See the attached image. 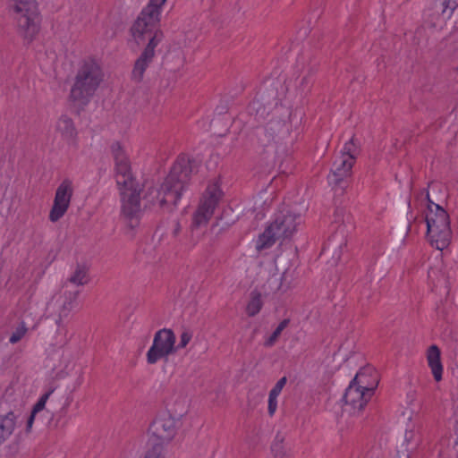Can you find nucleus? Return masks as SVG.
Wrapping results in <instances>:
<instances>
[{
  "label": "nucleus",
  "instance_id": "obj_20",
  "mask_svg": "<svg viewBox=\"0 0 458 458\" xmlns=\"http://www.w3.org/2000/svg\"><path fill=\"white\" fill-rule=\"evenodd\" d=\"M287 382V378L285 377H283L280 378L275 386L271 389L268 396V413L269 415H273L276 410L277 407V401L276 398L280 394L282 389L285 386Z\"/></svg>",
  "mask_w": 458,
  "mask_h": 458
},
{
  "label": "nucleus",
  "instance_id": "obj_40",
  "mask_svg": "<svg viewBox=\"0 0 458 458\" xmlns=\"http://www.w3.org/2000/svg\"><path fill=\"white\" fill-rule=\"evenodd\" d=\"M285 277H286V272H284V273L282 275V276H281V280H282V281H283V280H284V279H285Z\"/></svg>",
  "mask_w": 458,
  "mask_h": 458
},
{
  "label": "nucleus",
  "instance_id": "obj_24",
  "mask_svg": "<svg viewBox=\"0 0 458 458\" xmlns=\"http://www.w3.org/2000/svg\"><path fill=\"white\" fill-rule=\"evenodd\" d=\"M162 36L163 35L160 31H156L155 34L149 38V41L142 53H147L148 55L154 57L155 56V47L161 41Z\"/></svg>",
  "mask_w": 458,
  "mask_h": 458
},
{
  "label": "nucleus",
  "instance_id": "obj_15",
  "mask_svg": "<svg viewBox=\"0 0 458 458\" xmlns=\"http://www.w3.org/2000/svg\"><path fill=\"white\" fill-rule=\"evenodd\" d=\"M355 157L352 156H340L333 164V168L327 179L330 185L339 186L344 179L352 174Z\"/></svg>",
  "mask_w": 458,
  "mask_h": 458
},
{
  "label": "nucleus",
  "instance_id": "obj_2",
  "mask_svg": "<svg viewBox=\"0 0 458 458\" xmlns=\"http://www.w3.org/2000/svg\"><path fill=\"white\" fill-rule=\"evenodd\" d=\"M378 385L376 370L371 367L361 369L351 381L344 394V403L355 411H361L374 394Z\"/></svg>",
  "mask_w": 458,
  "mask_h": 458
},
{
  "label": "nucleus",
  "instance_id": "obj_9",
  "mask_svg": "<svg viewBox=\"0 0 458 458\" xmlns=\"http://www.w3.org/2000/svg\"><path fill=\"white\" fill-rule=\"evenodd\" d=\"M111 154L114 162L118 187L131 190L134 184V178L131 173V161L120 142L116 141L111 145Z\"/></svg>",
  "mask_w": 458,
  "mask_h": 458
},
{
  "label": "nucleus",
  "instance_id": "obj_32",
  "mask_svg": "<svg viewBox=\"0 0 458 458\" xmlns=\"http://www.w3.org/2000/svg\"><path fill=\"white\" fill-rule=\"evenodd\" d=\"M282 331L279 330L277 327L275 329V331L272 333V335L267 339L265 342V346L271 347L273 346L276 342L277 341L278 337L280 336Z\"/></svg>",
  "mask_w": 458,
  "mask_h": 458
},
{
  "label": "nucleus",
  "instance_id": "obj_21",
  "mask_svg": "<svg viewBox=\"0 0 458 458\" xmlns=\"http://www.w3.org/2000/svg\"><path fill=\"white\" fill-rule=\"evenodd\" d=\"M89 280V268L81 264H77L73 274L68 279L70 283L75 285H85Z\"/></svg>",
  "mask_w": 458,
  "mask_h": 458
},
{
  "label": "nucleus",
  "instance_id": "obj_38",
  "mask_svg": "<svg viewBox=\"0 0 458 458\" xmlns=\"http://www.w3.org/2000/svg\"><path fill=\"white\" fill-rule=\"evenodd\" d=\"M454 448L456 452V458H458V441L455 442Z\"/></svg>",
  "mask_w": 458,
  "mask_h": 458
},
{
  "label": "nucleus",
  "instance_id": "obj_11",
  "mask_svg": "<svg viewBox=\"0 0 458 458\" xmlns=\"http://www.w3.org/2000/svg\"><path fill=\"white\" fill-rule=\"evenodd\" d=\"M166 0H150L148 4L141 11L135 21L132 31L133 35L143 36L150 32L159 21L160 8Z\"/></svg>",
  "mask_w": 458,
  "mask_h": 458
},
{
  "label": "nucleus",
  "instance_id": "obj_27",
  "mask_svg": "<svg viewBox=\"0 0 458 458\" xmlns=\"http://www.w3.org/2000/svg\"><path fill=\"white\" fill-rule=\"evenodd\" d=\"M27 327L24 323L21 327H17L16 330L10 336L9 342L13 344L18 343L26 334Z\"/></svg>",
  "mask_w": 458,
  "mask_h": 458
},
{
  "label": "nucleus",
  "instance_id": "obj_7",
  "mask_svg": "<svg viewBox=\"0 0 458 458\" xmlns=\"http://www.w3.org/2000/svg\"><path fill=\"white\" fill-rule=\"evenodd\" d=\"M222 196L223 191L218 182H210L200 199L197 210L193 214L192 226L199 227L209 221Z\"/></svg>",
  "mask_w": 458,
  "mask_h": 458
},
{
  "label": "nucleus",
  "instance_id": "obj_22",
  "mask_svg": "<svg viewBox=\"0 0 458 458\" xmlns=\"http://www.w3.org/2000/svg\"><path fill=\"white\" fill-rule=\"evenodd\" d=\"M78 294L79 292L70 293L69 295L66 297L59 311V318L57 320L58 325H60L63 318H67L70 312L76 307Z\"/></svg>",
  "mask_w": 458,
  "mask_h": 458
},
{
  "label": "nucleus",
  "instance_id": "obj_12",
  "mask_svg": "<svg viewBox=\"0 0 458 458\" xmlns=\"http://www.w3.org/2000/svg\"><path fill=\"white\" fill-rule=\"evenodd\" d=\"M122 195V215L127 220L128 226L131 229L136 228L140 225V192L133 186L131 190L119 188Z\"/></svg>",
  "mask_w": 458,
  "mask_h": 458
},
{
  "label": "nucleus",
  "instance_id": "obj_29",
  "mask_svg": "<svg viewBox=\"0 0 458 458\" xmlns=\"http://www.w3.org/2000/svg\"><path fill=\"white\" fill-rule=\"evenodd\" d=\"M200 236L194 233V228H191V233L185 242L182 243V245L185 247L186 250H190L193 249L199 242Z\"/></svg>",
  "mask_w": 458,
  "mask_h": 458
},
{
  "label": "nucleus",
  "instance_id": "obj_35",
  "mask_svg": "<svg viewBox=\"0 0 458 458\" xmlns=\"http://www.w3.org/2000/svg\"><path fill=\"white\" fill-rule=\"evenodd\" d=\"M290 323V319L284 318L283 319L279 325L277 326V328L281 331H283Z\"/></svg>",
  "mask_w": 458,
  "mask_h": 458
},
{
  "label": "nucleus",
  "instance_id": "obj_18",
  "mask_svg": "<svg viewBox=\"0 0 458 458\" xmlns=\"http://www.w3.org/2000/svg\"><path fill=\"white\" fill-rule=\"evenodd\" d=\"M154 57L148 55L147 53H141L139 58L135 61L132 72L131 80L135 82H140L143 80L144 72L148 65L152 63Z\"/></svg>",
  "mask_w": 458,
  "mask_h": 458
},
{
  "label": "nucleus",
  "instance_id": "obj_26",
  "mask_svg": "<svg viewBox=\"0 0 458 458\" xmlns=\"http://www.w3.org/2000/svg\"><path fill=\"white\" fill-rule=\"evenodd\" d=\"M163 445L161 443H155L152 445L145 455V458H165L163 454Z\"/></svg>",
  "mask_w": 458,
  "mask_h": 458
},
{
  "label": "nucleus",
  "instance_id": "obj_6",
  "mask_svg": "<svg viewBox=\"0 0 458 458\" xmlns=\"http://www.w3.org/2000/svg\"><path fill=\"white\" fill-rule=\"evenodd\" d=\"M13 11L20 34L31 40L39 30L36 0H5Z\"/></svg>",
  "mask_w": 458,
  "mask_h": 458
},
{
  "label": "nucleus",
  "instance_id": "obj_37",
  "mask_svg": "<svg viewBox=\"0 0 458 458\" xmlns=\"http://www.w3.org/2000/svg\"><path fill=\"white\" fill-rule=\"evenodd\" d=\"M35 415L36 414H33L32 412L30 413V416L29 417L28 421H27V430H30V428L32 427V424H33V421L35 419Z\"/></svg>",
  "mask_w": 458,
  "mask_h": 458
},
{
  "label": "nucleus",
  "instance_id": "obj_5",
  "mask_svg": "<svg viewBox=\"0 0 458 458\" xmlns=\"http://www.w3.org/2000/svg\"><path fill=\"white\" fill-rule=\"evenodd\" d=\"M301 223L300 215L291 211L278 213L275 220L259 235L257 248L259 250L267 249L278 240L290 239Z\"/></svg>",
  "mask_w": 458,
  "mask_h": 458
},
{
  "label": "nucleus",
  "instance_id": "obj_16",
  "mask_svg": "<svg viewBox=\"0 0 458 458\" xmlns=\"http://www.w3.org/2000/svg\"><path fill=\"white\" fill-rule=\"evenodd\" d=\"M427 360L434 379L439 382L442 379L443 365L441 362V352L437 345L433 344L428 348Z\"/></svg>",
  "mask_w": 458,
  "mask_h": 458
},
{
  "label": "nucleus",
  "instance_id": "obj_25",
  "mask_svg": "<svg viewBox=\"0 0 458 458\" xmlns=\"http://www.w3.org/2000/svg\"><path fill=\"white\" fill-rule=\"evenodd\" d=\"M358 149L359 148L355 142V139L352 137L348 142L345 143L341 152V156H352V157L356 158Z\"/></svg>",
  "mask_w": 458,
  "mask_h": 458
},
{
  "label": "nucleus",
  "instance_id": "obj_8",
  "mask_svg": "<svg viewBox=\"0 0 458 458\" xmlns=\"http://www.w3.org/2000/svg\"><path fill=\"white\" fill-rule=\"evenodd\" d=\"M176 337L172 329L163 328L156 332L152 345L146 354L149 365L156 364L160 360L167 358L176 352Z\"/></svg>",
  "mask_w": 458,
  "mask_h": 458
},
{
  "label": "nucleus",
  "instance_id": "obj_14",
  "mask_svg": "<svg viewBox=\"0 0 458 458\" xmlns=\"http://www.w3.org/2000/svg\"><path fill=\"white\" fill-rule=\"evenodd\" d=\"M277 129L278 140H283L290 133V124L281 119H271L267 124L258 129L257 137L260 146L266 148L276 142V135L271 131Z\"/></svg>",
  "mask_w": 458,
  "mask_h": 458
},
{
  "label": "nucleus",
  "instance_id": "obj_36",
  "mask_svg": "<svg viewBox=\"0 0 458 458\" xmlns=\"http://www.w3.org/2000/svg\"><path fill=\"white\" fill-rule=\"evenodd\" d=\"M290 323V319L284 318L283 319L279 325L277 326V328L281 331H283Z\"/></svg>",
  "mask_w": 458,
  "mask_h": 458
},
{
  "label": "nucleus",
  "instance_id": "obj_1",
  "mask_svg": "<svg viewBox=\"0 0 458 458\" xmlns=\"http://www.w3.org/2000/svg\"><path fill=\"white\" fill-rule=\"evenodd\" d=\"M191 173L192 166L190 158L184 155L178 157L160 189L149 188L144 198L150 204L154 205L157 201L160 208L171 209L172 207L177 205L182 191L190 181Z\"/></svg>",
  "mask_w": 458,
  "mask_h": 458
},
{
  "label": "nucleus",
  "instance_id": "obj_33",
  "mask_svg": "<svg viewBox=\"0 0 458 458\" xmlns=\"http://www.w3.org/2000/svg\"><path fill=\"white\" fill-rule=\"evenodd\" d=\"M443 4L445 9H450L451 13L458 6V0H444Z\"/></svg>",
  "mask_w": 458,
  "mask_h": 458
},
{
  "label": "nucleus",
  "instance_id": "obj_17",
  "mask_svg": "<svg viewBox=\"0 0 458 458\" xmlns=\"http://www.w3.org/2000/svg\"><path fill=\"white\" fill-rule=\"evenodd\" d=\"M17 416L13 411L0 416V445H2L13 434L16 425Z\"/></svg>",
  "mask_w": 458,
  "mask_h": 458
},
{
  "label": "nucleus",
  "instance_id": "obj_3",
  "mask_svg": "<svg viewBox=\"0 0 458 458\" xmlns=\"http://www.w3.org/2000/svg\"><path fill=\"white\" fill-rule=\"evenodd\" d=\"M428 208L425 215L427 236L430 244L437 250L447 248L452 240L450 218L447 212L438 204L434 203L427 193Z\"/></svg>",
  "mask_w": 458,
  "mask_h": 458
},
{
  "label": "nucleus",
  "instance_id": "obj_28",
  "mask_svg": "<svg viewBox=\"0 0 458 458\" xmlns=\"http://www.w3.org/2000/svg\"><path fill=\"white\" fill-rule=\"evenodd\" d=\"M192 338V333L189 330H184L182 335H180V342L178 345H175L176 351L178 349H183L187 346V344L190 343V341Z\"/></svg>",
  "mask_w": 458,
  "mask_h": 458
},
{
  "label": "nucleus",
  "instance_id": "obj_23",
  "mask_svg": "<svg viewBox=\"0 0 458 458\" xmlns=\"http://www.w3.org/2000/svg\"><path fill=\"white\" fill-rule=\"evenodd\" d=\"M262 301L260 293L252 292L250 293V300L246 307V312L250 317L257 315L262 308Z\"/></svg>",
  "mask_w": 458,
  "mask_h": 458
},
{
  "label": "nucleus",
  "instance_id": "obj_30",
  "mask_svg": "<svg viewBox=\"0 0 458 458\" xmlns=\"http://www.w3.org/2000/svg\"><path fill=\"white\" fill-rule=\"evenodd\" d=\"M51 394V392L44 394L40 399L37 402V403L33 406V409L31 412L33 414H37L40 411H42L45 408L47 400L48 399L49 395Z\"/></svg>",
  "mask_w": 458,
  "mask_h": 458
},
{
  "label": "nucleus",
  "instance_id": "obj_13",
  "mask_svg": "<svg viewBox=\"0 0 458 458\" xmlns=\"http://www.w3.org/2000/svg\"><path fill=\"white\" fill-rule=\"evenodd\" d=\"M72 194V182L69 179L64 180L56 189L54 204L49 212L51 222H57L64 216L70 206Z\"/></svg>",
  "mask_w": 458,
  "mask_h": 458
},
{
  "label": "nucleus",
  "instance_id": "obj_10",
  "mask_svg": "<svg viewBox=\"0 0 458 458\" xmlns=\"http://www.w3.org/2000/svg\"><path fill=\"white\" fill-rule=\"evenodd\" d=\"M180 427V419L174 417L170 412L159 414L149 427V432L158 443L170 442L176 435Z\"/></svg>",
  "mask_w": 458,
  "mask_h": 458
},
{
  "label": "nucleus",
  "instance_id": "obj_19",
  "mask_svg": "<svg viewBox=\"0 0 458 458\" xmlns=\"http://www.w3.org/2000/svg\"><path fill=\"white\" fill-rule=\"evenodd\" d=\"M56 130L61 133L62 137L67 140H73L77 135L72 120L66 115H63L59 118Z\"/></svg>",
  "mask_w": 458,
  "mask_h": 458
},
{
  "label": "nucleus",
  "instance_id": "obj_41",
  "mask_svg": "<svg viewBox=\"0 0 458 458\" xmlns=\"http://www.w3.org/2000/svg\"><path fill=\"white\" fill-rule=\"evenodd\" d=\"M456 72L458 73V67L455 69Z\"/></svg>",
  "mask_w": 458,
  "mask_h": 458
},
{
  "label": "nucleus",
  "instance_id": "obj_34",
  "mask_svg": "<svg viewBox=\"0 0 458 458\" xmlns=\"http://www.w3.org/2000/svg\"><path fill=\"white\" fill-rule=\"evenodd\" d=\"M181 230H182L181 225H180V223L178 221H176L174 224V228L172 230L173 236L177 237L179 235Z\"/></svg>",
  "mask_w": 458,
  "mask_h": 458
},
{
  "label": "nucleus",
  "instance_id": "obj_31",
  "mask_svg": "<svg viewBox=\"0 0 458 458\" xmlns=\"http://www.w3.org/2000/svg\"><path fill=\"white\" fill-rule=\"evenodd\" d=\"M346 216V211L343 208H336L334 212V220L333 222L335 224H344V218Z\"/></svg>",
  "mask_w": 458,
  "mask_h": 458
},
{
  "label": "nucleus",
  "instance_id": "obj_4",
  "mask_svg": "<svg viewBox=\"0 0 458 458\" xmlns=\"http://www.w3.org/2000/svg\"><path fill=\"white\" fill-rule=\"evenodd\" d=\"M102 81L103 72L100 66L93 60L84 61L77 72L71 89V99L79 105H87Z\"/></svg>",
  "mask_w": 458,
  "mask_h": 458
},
{
  "label": "nucleus",
  "instance_id": "obj_39",
  "mask_svg": "<svg viewBox=\"0 0 458 458\" xmlns=\"http://www.w3.org/2000/svg\"><path fill=\"white\" fill-rule=\"evenodd\" d=\"M271 132H272L274 135H276V134H277V129H274L273 131H271ZM276 140H278V136H276Z\"/></svg>",
  "mask_w": 458,
  "mask_h": 458
}]
</instances>
